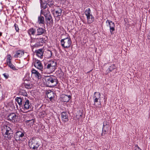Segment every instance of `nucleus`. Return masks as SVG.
I'll return each mask as SVG.
<instances>
[{"label": "nucleus", "mask_w": 150, "mask_h": 150, "mask_svg": "<svg viewBox=\"0 0 150 150\" xmlns=\"http://www.w3.org/2000/svg\"><path fill=\"white\" fill-rule=\"evenodd\" d=\"M3 75L6 79H7L8 78L9 76L8 74H3Z\"/></svg>", "instance_id": "37998d69"}, {"label": "nucleus", "mask_w": 150, "mask_h": 150, "mask_svg": "<svg viewBox=\"0 0 150 150\" xmlns=\"http://www.w3.org/2000/svg\"><path fill=\"white\" fill-rule=\"evenodd\" d=\"M135 150H142L137 145H136L134 147Z\"/></svg>", "instance_id": "ea45409f"}, {"label": "nucleus", "mask_w": 150, "mask_h": 150, "mask_svg": "<svg viewBox=\"0 0 150 150\" xmlns=\"http://www.w3.org/2000/svg\"><path fill=\"white\" fill-rule=\"evenodd\" d=\"M34 63V66L40 70L43 73H44V67H43L41 61L40 60L35 59Z\"/></svg>", "instance_id": "6e6552de"}, {"label": "nucleus", "mask_w": 150, "mask_h": 150, "mask_svg": "<svg viewBox=\"0 0 150 150\" xmlns=\"http://www.w3.org/2000/svg\"><path fill=\"white\" fill-rule=\"evenodd\" d=\"M104 99H105L104 101L106 102L107 100V98L106 97V96L105 95L104 96Z\"/></svg>", "instance_id": "c03bdc74"}, {"label": "nucleus", "mask_w": 150, "mask_h": 150, "mask_svg": "<svg viewBox=\"0 0 150 150\" xmlns=\"http://www.w3.org/2000/svg\"><path fill=\"white\" fill-rule=\"evenodd\" d=\"M35 52L36 53L37 55L40 58L43 57V50L42 49H40L38 50H36Z\"/></svg>", "instance_id": "dca6fc26"}, {"label": "nucleus", "mask_w": 150, "mask_h": 150, "mask_svg": "<svg viewBox=\"0 0 150 150\" xmlns=\"http://www.w3.org/2000/svg\"><path fill=\"white\" fill-rule=\"evenodd\" d=\"M100 93L99 92H95L93 96V102L94 103V105H95L96 103L98 102V100H99V103L100 105L101 106V101H100Z\"/></svg>", "instance_id": "1a4fd4ad"}, {"label": "nucleus", "mask_w": 150, "mask_h": 150, "mask_svg": "<svg viewBox=\"0 0 150 150\" xmlns=\"http://www.w3.org/2000/svg\"><path fill=\"white\" fill-rule=\"evenodd\" d=\"M2 131L4 134V136L8 139L10 140L13 136V132L10 127L5 125L2 127Z\"/></svg>", "instance_id": "f03ea898"}, {"label": "nucleus", "mask_w": 150, "mask_h": 150, "mask_svg": "<svg viewBox=\"0 0 150 150\" xmlns=\"http://www.w3.org/2000/svg\"><path fill=\"white\" fill-rule=\"evenodd\" d=\"M71 98V96L70 95H63L62 96V100L64 102H67L69 101Z\"/></svg>", "instance_id": "412c9836"}, {"label": "nucleus", "mask_w": 150, "mask_h": 150, "mask_svg": "<svg viewBox=\"0 0 150 150\" xmlns=\"http://www.w3.org/2000/svg\"><path fill=\"white\" fill-rule=\"evenodd\" d=\"M36 29L33 28H31L27 31L31 39H32V36H35L36 34Z\"/></svg>", "instance_id": "4468645a"}, {"label": "nucleus", "mask_w": 150, "mask_h": 150, "mask_svg": "<svg viewBox=\"0 0 150 150\" xmlns=\"http://www.w3.org/2000/svg\"><path fill=\"white\" fill-rule=\"evenodd\" d=\"M48 37L47 36L43 35L42 37L39 38H35L36 40V43L34 45L35 47L42 46L44 43H45L47 41Z\"/></svg>", "instance_id": "423d86ee"}, {"label": "nucleus", "mask_w": 150, "mask_h": 150, "mask_svg": "<svg viewBox=\"0 0 150 150\" xmlns=\"http://www.w3.org/2000/svg\"><path fill=\"white\" fill-rule=\"evenodd\" d=\"M54 96H53V97H51L50 98H49L50 99V101L52 102H53V101H54Z\"/></svg>", "instance_id": "79ce46f5"}, {"label": "nucleus", "mask_w": 150, "mask_h": 150, "mask_svg": "<svg viewBox=\"0 0 150 150\" xmlns=\"http://www.w3.org/2000/svg\"><path fill=\"white\" fill-rule=\"evenodd\" d=\"M2 33L1 32H0V37L2 36Z\"/></svg>", "instance_id": "49530a36"}, {"label": "nucleus", "mask_w": 150, "mask_h": 150, "mask_svg": "<svg viewBox=\"0 0 150 150\" xmlns=\"http://www.w3.org/2000/svg\"><path fill=\"white\" fill-rule=\"evenodd\" d=\"M40 6L42 9H45L48 7L46 1H43L42 0H40Z\"/></svg>", "instance_id": "5701e85b"}, {"label": "nucleus", "mask_w": 150, "mask_h": 150, "mask_svg": "<svg viewBox=\"0 0 150 150\" xmlns=\"http://www.w3.org/2000/svg\"><path fill=\"white\" fill-rule=\"evenodd\" d=\"M23 105H22V108L24 110H27L31 108V105L29 100L26 99L25 101L23 102Z\"/></svg>", "instance_id": "ddd939ff"}, {"label": "nucleus", "mask_w": 150, "mask_h": 150, "mask_svg": "<svg viewBox=\"0 0 150 150\" xmlns=\"http://www.w3.org/2000/svg\"><path fill=\"white\" fill-rule=\"evenodd\" d=\"M46 86L52 87L56 86L57 84V80L53 76H45L44 78Z\"/></svg>", "instance_id": "7ed1b4c3"}, {"label": "nucleus", "mask_w": 150, "mask_h": 150, "mask_svg": "<svg viewBox=\"0 0 150 150\" xmlns=\"http://www.w3.org/2000/svg\"><path fill=\"white\" fill-rule=\"evenodd\" d=\"M30 122H31L32 123H33V124L34 122L33 120V119H32L31 120H27L26 121V122L27 123H28Z\"/></svg>", "instance_id": "a19ab883"}, {"label": "nucleus", "mask_w": 150, "mask_h": 150, "mask_svg": "<svg viewBox=\"0 0 150 150\" xmlns=\"http://www.w3.org/2000/svg\"><path fill=\"white\" fill-rule=\"evenodd\" d=\"M7 120L13 123L17 122L19 121L18 115L14 112L10 113L7 116Z\"/></svg>", "instance_id": "0eeeda50"}, {"label": "nucleus", "mask_w": 150, "mask_h": 150, "mask_svg": "<svg viewBox=\"0 0 150 150\" xmlns=\"http://www.w3.org/2000/svg\"><path fill=\"white\" fill-rule=\"evenodd\" d=\"M108 129L109 127H103L101 135L104 136L105 134H107L108 132Z\"/></svg>", "instance_id": "c85d7f7f"}, {"label": "nucleus", "mask_w": 150, "mask_h": 150, "mask_svg": "<svg viewBox=\"0 0 150 150\" xmlns=\"http://www.w3.org/2000/svg\"><path fill=\"white\" fill-rule=\"evenodd\" d=\"M19 94L24 96H26L27 95L26 91L24 90H21L19 91Z\"/></svg>", "instance_id": "c9c22d12"}, {"label": "nucleus", "mask_w": 150, "mask_h": 150, "mask_svg": "<svg viewBox=\"0 0 150 150\" xmlns=\"http://www.w3.org/2000/svg\"><path fill=\"white\" fill-rule=\"evenodd\" d=\"M49 8H48L47 10H43V9H41L40 11V15H43L44 16H45L49 14H50V11H49Z\"/></svg>", "instance_id": "bb28decb"}, {"label": "nucleus", "mask_w": 150, "mask_h": 150, "mask_svg": "<svg viewBox=\"0 0 150 150\" xmlns=\"http://www.w3.org/2000/svg\"><path fill=\"white\" fill-rule=\"evenodd\" d=\"M46 94L48 98H50L51 97L54 96V92L50 90H48L46 92Z\"/></svg>", "instance_id": "c756f323"}, {"label": "nucleus", "mask_w": 150, "mask_h": 150, "mask_svg": "<svg viewBox=\"0 0 150 150\" xmlns=\"http://www.w3.org/2000/svg\"><path fill=\"white\" fill-rule=\"evenodd\" d=\"M57 63L54 60L49 61L44 65V73L50 74L54 72L56 69Z\"/></svg>", "instance_id": "f257e3e1"}, {"label": "nucleus", "mask_w": 150, "mask_h": 150, "mask_svg": "<svg viewBox=\"0 0 150 150\" xmlns=\"http://www.w3.org/2000/svg\"><path fill=\"white\" fill-rule=\"evenodd\" d=\"M86 18L87 20V23L88 24L92 23L94 20V18L92 15L87 16Z\"/></svg>", "instance_id": "cd10ccee"}, {"label": "nucleus", "mask_w": 150, "mask_h": 150, "mask_svg": "<svg viewBox=\"0 0 150 150\" xmlns=\"http://www.w3.org/2000/svg\"><path fill=\"white\" fill-rule=\"evenodd\" d=\"M25 132L24 131H17L14 137L16 140H20L23 137H25Z\"/></svg>", "instance_id": "9d476101"}, {"label": "nucleus", "mask_w": 150, "mask_h": 150, "mask_svg": "<svg viewBox=\"0 0 150 150\" xmlns=\"http://www.w3.org/2000/svg\"><path fill=\"white\" fill-rule=\"evenodd\" d=\"M73 144H74L73 143H72L71 144V145H73Z\"/></svg>", "instance_id": "09e8293b"}, {"label": "nucleus", "mask_w": 150, "mask_h": 150, "mask_svg": "<svg viewBox=\"0 0 150 150\" xmlns=\"http://www.w3.org/2000/svg\"><path fill=\"white\" fill-rule=\"evenodd\" d=\"M25 87L28 89L31 88L32 87V85L30 82L28 80H25L23 83Z\"/></svg>", "instance_id": "6ab92c4d"}, {"label": "nucleus", "mask_w": 150, "mask_h": 150, "mask_svg": "<svg viewBox=\"0 0 150 150\" xmlns=\"http://www.w3.org/2000/svg\"><path fill=\"white\" fill-rule=\"evenodd\" d=\"M36 30V37L41 35H43V34H45L46 33V31L45 29L40 27L37 28Z\"/></svg>", "instance_id": "f8f14e48"}, {"label": "nucleus", "mask_w": 150, "mask_h": 150, "mask_svg": "<svg viewBox=\"0 0 150 150\" xmlns=\"http://www.w3.org/2000/svg\"><path fill=\"white\" fill-rule=\"evenodd\" d=\"M23 67H20L19 68H22Z\"/></svg>", "instance_id": "8fccbe9b"}, {"label": "nucleus", "mask_w": 150, "mask_h": 150, "mask_svg": "<svg viewBox=\"0 0 150 150\" xmlns=\"http://www.w3.org/2000/svg\"><path fill=\"white\" fill-rule=\"evenodd\" d=\"M62 11L60 8H58L57 10H55V14L57 17L60 16L62 15Z\"/></svg>", "instance_id": "7c9ffc66"}, {"label": "nucleus", "mask_w": 150, "mask_h": 150, "mask_svg": "<svg viewBox=\"0 0 150 150\" xmlns=\"http://www.w3.org/2000/svg\"><path fill=\"white\" fill-rule=\"evenodd\" d=\"M76 114V117L77 120H79L82 117L83 111L82 110H80L78 111Z\"/></svg>", "instance_id": "393cba45"}, {"label": "nucleus", "mask_w": 150, "mask_h": 150, "mask_svg": "<svg viewBox=\"0 0 150 150\" xmlns=\"http://www.w3.org/2000/svg\"><path fill=\"white\" fill-rule=\"evenodd\" d=\"M116 67L115 64H112L107 69L105 72V74H107L109 73L112 71L114 69H116Z\"/></svg>", "instance_id": "f3484780"}, {"label": "nucleus", "mask_w": 150, "mask_h": 150, "mask_svg": "<svg viewBox=\"0 0 150 150\" xmlns=\"http://www.w3.org/2000/svg\"><path fill=\"white\" fill-rule=\"evenodd\" d=\"M52 51L49 50H47L45 52L44 54V56L47 59H49L52 57Z\"/></svg>", "instance_id": "b1692460"}, {"label": "nucleus", "mask_w": 150, "mask_h": 150, "mask_svg": "<svg viewBox=\"0 0 150 150\" xmlns=\"http://www.w3.org/2000/svg\"><path fill=\"white\" fill-rule=\"evenodd\" d=\"M86 16H89L92 15L91 13V11L90 8H88L86 9L84 12Z\"/></svg>", "instance_id": "473e14b6"}, {"label": "nucleus", "mask_w": 150, "mask_h": 150, "mask_svg": "<svg viewBox=\"0 0 150 150\" xmlns=\"http://www.w3.org/2000/svg\"><path fill=\"white\" fill-rule=\"evenodd\" d=\"M8 66V67H10V68L11 69H13V70H18L17 69H16L15 68V67L14 65L13 64H12V63L11 64H10V65L9 64Z\"/></svg>", "instance_id": "e433bc0d"}, {"label": "nucleus", "mask_w": 150, "mask_h": 150, "mask_svg": "<svg viewBox=\"0 0 150 150\" xmlns=\"http://www.w3.org/2000/svg\"><path fill=\"white\" fill-rule=\"evenodd\" d=\"M31 72L32 74H34L36 78L38 79H40L41 78V74L35 69H33Z\"/></svg>", "instance_id": "a211bd4d"}, {"label": "nucleus", "mask_w": 150, "mask_h": 150, "mask_svg": "<svg viewBox=\"0 0 150 150\" xmlns=\"http://www.w3.org/2000/svg\"><path fill=\"white\" fill-rule=\"evenodd\" d=\"M15 100L17 101L20 107L22 106L23 103L24 102V99L23 98L17 97L15 98Z\"/></svg>", "instance_id": "4be33fe9"}, {"label": "nucleus", "mask_w": 150, "mask_h": 150, "mask_svg": "<svg viewBox=\"0 0 150 150\" xmlns=\"http://www.w3.org/2000/svg\"><path fill=\"white\" fill-rule=\"evenodd\" d=\"M148 39H150V32L148 35Z\"/></svg>", "instance_id": "a18cd8bd"}, {"label": "nucleus", "mask_w": 150, "mask_h": 150, "mask_svg": "<svg viewBox=\"0 0 150 150\" xmlns=\"http://www.w3.org/2000/svg\"><path fill=\"white\" fill-rule=\"evenodd\" d=\"M0 150H1V149H0Z\"/></svg>", "instance_id": "3c124183"}, {"label": "nucleus", "mask_w": 150, "mask_h": 150, "mask_svg": "<svg viewBox=\"0 0 150 150\" xmlns=\"http://www.w3.org/2000/svg\"><path fill=\"white\" fill-rule=\"evenodd\" d=\"M39 140V138L37 137H34L31 138L28 142L29 147L33 149L37 150L40 146Z\"/></svg>", "instance_id": "20e7f679"}, {"label": "nucleus", "mask_w": 150, "mask_h": 150, "mask_svg": "<svg viewBox=\"0 0 150 150\" xmlns=\"http://www.w3.org/2000/svg\"><path fill=\"white\" fill-rule=\"evenodd\" d=\"M47 3L49 7H53L54 5V2L52 0H47Z\"/></svg>", "instance_id": "72a5a7b5"}, {"label": "nucleus", "mask_w": 150, "mask_h": 150, "mask_svg": "<svg viewBox=\"0 0 150 150\" xmlns=\"http://www.w3.org/2000/svg\"><path fill=\"white\" fill-rule=\"evenodd\" d=\"M92 69H91V70H90L88 72V73L90 72L91 71H92Z\"/></svg>", "instance_id": "de8ad7c7"}, {"label": "nucleus", "mask_w": 150, "mask_h": 150, "mask_svg": "<svg viewBox=\"0 0 150 150\" xmlns=\"http://www.w3.org/2000/svg\"><path fill=\"white\" fill-rule=\"evenodd\" d=\"M14 27L16 32H19V28L18 25L15 23L14 25Z\"/></svg>", "instance_id": "58836bf2"}, {"label": "nucleus", "mask_w": 150, "mask_h": 150, "mask_svg": "<svg viewBox=\"0 0 150 150\" xmlns=\"http://www.w3.org/2000/svg\"><path fill=\"white\" fill-rule=\"evenodd\" d=\"M68 37L60 41L61 45L64 48H68L70 47L72 44V41L70 36L68 34Z\"/></svg>", "instance_id": "39448f33"}, {"label": "nucleus", "mask_w": 150, "mask_h": 150, "mask_svg": "<svg viewBox=\"0 0 150 150\" xmlns=\"http://www.w3.org/2000/svg\"><path fill=\"white\" fill-rule=\"evenodd\" d=\"M41 15L38 17V22L39 24H44L45 23L44 18Z\"/></svg>", "instance_id": "a878e982"}, {"label": "nucleus", "mask_w": 150, "mask_h": 150, "mask_svg": "<svg viewBox=\"0 0 150 150\" xmlns=\"http://www.w3.org/2000/svg\"><path fill=\"white\" fill-rule=\"evenodd\" d=\"M103 127H109V125L108 122L107 121H104L103 122Z\"/></svg>", "instance_id": "4c0bfd02"}, {"label": "nucleus", "mask_w": 150, "mask_h": 150, "mask_svg": "<svg viewBox=\"0 0 150 150\" xmlns=\"http://www.w3.org/2000/svg\"><path fill=\"white\" fill-rule=\"evenodd\" d=\"M11 55L10 54H8L7 55V58L6 59V63L8 65L9 64H11Z\"/></svg>", "instance_id": "f704fd0d"}, {"label": "nucleus", "mask_w": 150, "mask_h": 150, "mask_svg": "<svg viewBox=\"0 0 150 150\" xmlns=\"http://www.w3.org/2000/svg\"><path fill=\"white\" fill-rule=\"evenodd\" d=\"M24 54V52L22 51L18 50L16 52V53L14 56V57L15 58L18 57L20 58L21 57L22 55Z\"/></svg>", "instance_id": "aec40b11"}, {"label": "nucleus", "mask_w": 150, "mask_h": 150, "mask_svg": "<svg viewBox=\"0 0 150 150\" xmlns=\"http://www.w3.org/2000/svg\"><path fill=\"white\" fill-rule=\"evenodd\" d=\"M108 23L110 28V32L111 35L113 34V32L115 30V25L114 22L111 21L107 20L106 21V23Z\"/></svg>", "instance_id": "9b49d317"}, {"label": "nucleus", "mask_w": 150, "mask_h": 150, "mask_svg": "<svg viewBox=\"0 0 150 150\" xmlns=\"http://www.w3.org/2000/svg\"><path fill=\"white\" fill-rule=\"evenodd\" d=\"M45 18L46 20L49 21L50 23H53V21L52 17L50 14L45 16Z\"/></svg>", "instance_id": "2f4dec72"}, {"label": "nucleus", "mask_w": 150, "mask_h": 150, "mask_svg": "<svg viewBox=\"0 0 150 150\" xmlns=\"http://www.w3.org/2000/svg\"><path fill=\"white\" fill-rule=\"evenodd\" d=\"M62 121L64 122H67L69 120L68 115L66 112H63L61 114Z\"/></svg>", "instance_id": "2eb2a0df"}]
</instances>
